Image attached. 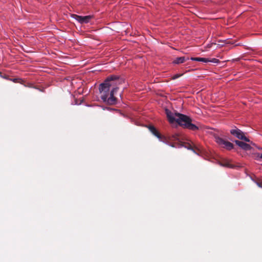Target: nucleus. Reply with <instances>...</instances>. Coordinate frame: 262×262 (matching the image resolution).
<instances>
[{
    "instance_id": "f257e3e1",
    "label": "nucleus",
    "mask_w": 262,
    "mask_h": 262,
    "mask_svg": "<svg viewBox=\"0 0 262 262\" xmlns=\"http://www.w3.org/2000/svg\"><path fill=\"white\" fill-rule=\"evenodd\" d=\"M121 82L122 80L119 76L111 75L100 84L99 89L101 94V98L104 102L110 105L116 103L117 99L115 95L118 90L117 86Z\"/></svg>"
},
{
    "instance_id": "f03ea898",
    "label": "nucleus",
    "mask_w": 262,
    "mask_h": 262,
    "mask_svg": "<svg viewBox=\"0 0 262 262\" xmlns=\"http://www.w3.org/2000/svg\"><path fill=\"white\" fill-rule=\"evenodd\" d=\"M165 113L170 123L177 122L183 128L193 131L199 129V127L192 123V120L190 117L179 113L173 114L168 109L165 110Z\"/></svg>"
},
{
    "instance_id": "7ed1b4c3",
    "label": "nucleus",
    "mask_w": 262,
    "mask_h": 262,
    "mask_svg": "<svg viewBox=\"0 0 262 262\" xmlns=\"http://www.w3.org/2000/svg\"><path fill=\"white\" fill-rule=\"evenodd\" d=\"M230 133L239 140H244L247 142H250V140L245 136L244 133L236 127H234V128L231 129Z\"/></svg>"
},
{
    "instance_id": "20e7f679",
    "label": "nucleus",
    "mask_w": 262,
    "mask_h": 262,
    "mask_svg": "<svg viewBox=\"0 0 262 262\" xmlns=\"http://www.w3.org/2000/svg\"><path fill=\"white\" fill-rule=\"evenodd\" d=\"M215 139L216 142L218 144L223 146V147L227 149V150H231L233 148L234 145L232 143L226 141L219 136H215Z\"/></svg>"
},
{
    "instance_id": "39448f33",
    "label": "nucleus",
    "mask_w": 262,
    "mask_h": 262,
    "mask_svg": "<svg viewBox=\"0 0 262 262\" xmlns=\"http://www.w3.org/2000/svg\"><path fill=\"white\" fill-rule=\"evenodd\" d=\"M215 139L216 142L218 144L223 146V147L227 149V150H231L233 148L234 145L232 143L226 141L219 136H215Z\"/></svg>"
},
{
    "instance_id": "423d86ee",
    "label": "nucleus",
    "mask_w": 262,
    "mask_h": 262,
    "mask_svg": "<svg viewBox=\"0 0 262 262\" xmlns=\"http://www.w3.org/2000/svg\"><path fill=\"white\" fill-rule=\"evenodd\" d=\"M163 138L164 139L163 140H162L163 141L166 142L168 144H169V145L173 147H176V146L173 143L170 144V142L180 141V134L178 133H175L172 135H169L167 137H163Z\"/></svg>"
},
{
    "instance_id": "0eeeda50",
    "label": "nucleus",
    "mask_w": 262,
    "mask_h": 262,
    "mask_svg": "<svg viewBox=\"0 0 262 262\" xmlns=\"http://www.w3.org/2000/svg\"><path fill=\"white\" fill-rule=\"evenodd\" d=\"M72 17L80 24H87L94 17V16H80L76 14H73Z\"/></svg>"
},
{
    "instance_id": "6e6552de",
    "label": "nucleus",
    "mask_w": 262,
    "mask_h": 262,
    "mask_svg": "<svg viewBox=\"0 0 262 262\" xmlns=\"http://www.w3.org/2000/svg\"><path fill=\"white\" fill-rule=\"evenodd\" d=\"M148 128L154 136L157 137L159 139L162 141L163 137L161 135V134L158 132V130L156 128L155 126L150 125L148 126Z\"/></svg>"
},
{
    "instance_id": "1a4fd4ad",
    "label": "nucleus",
    "mask_w": 262,
    "mask_h": 262,
    "mask_svg": "<svg viewBox=\"0 0 262 262\" xmlns=\"http://www.w3.org/2000/svg\"><path fill=\"white\" fill-rule=\"evenodd\" d=\"M235 143L237 145L244 150H248L251 148V147L249 144L244 142L240 141L239 140H235Z\"/></svg>"
},
{
    "instance_id": "9d476101",
    "label": "nucleus",
    "mask_w": 262,
    "mask_h": 262,
    "mask_svg": "<svg viewBox=\"0 0 262 262\" xmlns=\"http://www.w3.org/2000/svg\"><path fill=\"white\" fill-rule=\"evenodd\" d=\"M186 60V59L185 57H177L173 61V63L174 64H180L184 63Z\"/></svg>"
},
{
    "instance_id": "9b49d317",
    "label": "nucleus",
    "mask_w": 262,
    "mask_h": 262,
    "mask_svg": "<svg viewBox=\"0 0 262 262\" xmlns=\"http://www.w3.org/2000/svg\"><path fill=\"white\" fill-rule=\"evenodd\" d=\"M192 60L201 61L203 62H208L209 60V58H202V57H192L191 58Z\"/></svg>"
},
{
    "instance_id": "f8f14e48",
    "label": "nucleus",
    "mask_w": 262,
    "mask_h": 262,
    "mask_svg": "<svg viewBox=\"0 0 262 262\" xmlns=\"http://www.w3.org/2000/svg\"><path fill=\"white\" fill-rule=\"evenodd\" d=\"M221 164L222 166H224V167H229V168H232L233 167L232 164H231L229 163V161L227 160L223 161L221 162Z\"/></svg>"
},
{
    "instance_id": "ddd939ff",
    "label": "nucleus",
    "mask_w": 262,
    "mask_h": 262,
    "mask_svg": "<svg viewBox=\"0 0 262 262\" xmlns=\"http://www.w3.org/2000/svg\"><path fill=\"white\" fill-rule=\"evenodd\" d=\"M208 62L217 63L220 62V60L216 58H212V59H209V60Z\"/></svg>"
},
{
    "instance_id": "4468645a",
    "label": "nucleus",
    "mask_w": 262,
    "mask_h": 262,
    "mask_svg": "<svg viewBox=\"0 0 262 262\" xmlns=\"http://www.w3.org/2000/svg\"><path fill=\"white\" fill-rule=\"evenodd\" d=\"M253 181L257 184V185L260 188H262V181Z\"/></svg>"
},
{
    "instance_id": "2eb2a0df",
    "label": "nucleus",
    "mask_w": 262,
    "mask_h": 262,
    "mask_svg": "<svg viewBox=\"0 0 262 262\" xmlns=\"http://www.w3.org/2000/svg\"><path fill=\"white\" fill-rule=\"evenodd\" d=\"M182 75H180V74H176L175 75H174L173 76V79H176L177 78H178L179 77H180Z\"/></svg>"
},
{
    "instance_id": "dca6fc26",
    "label": "nucleus",
    "mask_w": 262,
    "mask_h": 262,
    "mask_svg": "<svg viewBox=\"0 0 262 262\" xmlns=\"http://www.w3.org/2000/svg\"><path fill=\"white\" fill-rule=\"evenodd\" d=\"M20 80H21L20 79L15 78V79H13V81L14 82H20L19 81Z\"/></svg>"
},
{
    "instance_id": "f3484780",
    "label": "nucleus",
    "mask_w": 262,
    "mask_h": 262,
    "mask_svg": "<svg viewBox=\"0 0 262 262\" xmlns=\"http://www.w3.org/2000/svg\"><path fill=\"white\" fill-rule=\"evenodd\" d=\"M188 149L193 150V149L191 145H189V146L188 147Z\"/></svg>"
},
{
    "instance_id": "a211bd4d",
    "label": "nucleus",
    "mask_w": 262,
    "mask_h": 262,
    "mask_svg": "<svg viewBox=\"0 0 262 262\" xmlns=\"http://www.w3.org/2000/svg\"><path fill=\"white\" fill-rule=\"evenodd\" d=\"M257 158H260V159H262V153L261 154H259L258 156H257Z\"/></svg>"
}]
</instances>
